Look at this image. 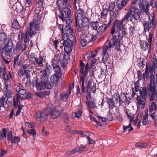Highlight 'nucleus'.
I'll return each mask as SVG.
<instances>
[{"mask_svg": "<svg viewBox=\"0 0 157 157\" xmlns=\"http://www.w3.org/2000/svg\"><path fill=\"white\" fill-rule=\"evenodd\" d=\"M76 28V29L78 32H81L83 30V28H85L81 23L80 21H75Z\"/></svg>", "mask_w": 157, "mask_h": 157, "instance_id": "a19ab883", "label": "nucleus"}, {"mask_svg": "<svg viewBox=\"0 0 157 157\" xmlns=\"http://www.w3.org/2000/svg\"><path fill=\"white\" fill-rule=\"evenodd\" d=\"M71 25H65L64 27L65 33L63 34L62 37V40H61L62 42H67L68 40H71V38H74V39L75 40V37L73 36V32L72 29L71 28Z\"/></svg>", "mask_w": 157, "mask_h": 157, "instance_id": "39448f33", "label": "nucleus"}, {"mask_svg": "<svg viewBox=\"0 0 157 157\" xmlns=\"http://www.w3.org/2000/svg\"><path fill=\"white\" fill-rule=\"evenodd\" d=\"M70 56H69L67 58V56H65V54H64V56L60 62L61 66L63 68H65L67 66L68 63L67 60L70 59Z\"/></svg>", "mask_w": 157, "mask_h": 157, "instance_id": "bb28decb", "label": "nucleus"}, {"mask_svg": "<svg viewBox=\"0 0 157 157\" xmlns=\"http://www.w3.org/2000/svg\"><path fill=\"white\" fill-rule=\"evenodd\" d=\"M0 52L2 53L1 57L4 62L6 64H9L10 62V59H6V58L4 56L3 54V50H0Z\"/></svg>", "mask_w": 157, "mask_h": 157, "instance_id": "5fc2aeb1", "label": "nucleus"}, {"mask_svg": "<svg viewBox=\"0 0 157 157\" xmlns=\"http://www.w3.org/2000/svg\"><path fill=\"white\" fill-rule=\"evenodd\" d=\"M155 69H153L152 67L150 68V82L155 83V76L154 73H155Z\"/></svg>", "mask_w": 157, "mask_h": 157, "instance_id": "7c9ffc66", "label": "nucleus"}, {"mask_svg": "<svg viewBox=\"0 0 157 157\" xmlns=\"http://www.w3.org/2000/svg\"><path fill=\"white\" fill-rule=\"evenodd\" d=\"M89 20L86 17H84L81 20H80L81 23L83 25V26H84V27L85 28H86L89 26Z\"/></svg>", "mask_w": 157, "mask_h": 157, "instance_id": "f704fd0d", "label": "nucleus"}, {"mask_svg": "<svg viewBox=\"0 0 157 157\" xmlns=\"http://www.w3.org/2000/svg\"><path fill=\"white\" fill-rule=\"evenodd\" d=\"M71 86H70L67 91L61 93L60 94L61 99L64 101H67L68 100V97L71 94Z\"/></svg>", "mask_w": 157, "mask_h": 157, "instance_id": "4468645a", "label": "nucleus"}, {"mask_svg": "<svg viewBox=\"0 0 157 157\" xmlns=\"http://www.w3.org/2000/svg\"><path fill=\"white\" fill-rule=\"evenodd\" d=\"M29 25V27L35 29L36 31H38L40 28V21L35 19L32 22L30 23Z\"/></svg>", "mask_w": 157, "mask_h": 157, "instance_id": "aec40b11", "label": "nucleus"}, {"mask_svg": "<svg viewBox=\"0 0 157 157\" xmlns=\"http://www.w3.org/2000/svg\"><path fill=\"white\" fill-rule=\"evenodd\" d=\"M48 85L47 84V82H42L41 81L40 82L37 83L36 84V87L37 89L39 90H41L44 89L46 88L48 89H51L52 88H49L48 87Z\"/></svg>", "mask_w": 157, "mask_h": 157, "instance_id": "b1692460", "label": "nucleus"}, {"mask_svg": "<svg viewBox=\"0 0 157 157\" xmlns=\"http://www.w3.org/2000/svg\"><path fill=\"white\" fill-rule=\"evenodd\" d=\"M62 119L63 122L66 123H68L70 121L69 116L65 113H64L62 115Z\"/></svg>", "mask_w": 157, "mask_h": 157, "instance_id": "8fccbe9b", "label": "nucleus"}, {"mask_svg": "<svg viewBox=\"0 0 157 157\" xmlns=\"http://www.w3.org/2000/svg\"><path fill=\"white\" fill-rule=\"evenodd\" d=\"M88 87L90 89L92 93H95L96 90V85L94 82V80L92 79H90L88 81Z\"/></svg>", "mask_w": 157, "mask_h": 157, "instance_id": "412c9836", "label": "nucleus"}, {"mask_svg": "<svg viewBox=\"0 0 157 157\" xmlns=\"http://www.w3.org/2000/svg\"><path fill=\"white\" fill-rule=\"evenodd\" d=\"M150 4L152 8H157V0H151L150 2Z\"/></svg>", "mask_w": 157, "mask_h": 157, "instance_id": "774afa93", "label": "nucleus"}, {"mask_svg": "<svg viewBox=\"0 0 157 157\" xmlns=\"http://www.w3.org/2000/svg\"><path fill=\"white\" fill-rule=\"evenodd\" d=\"M139 91L140 92V97L144 98H147V90L146 87H141Z\"/></svg>", "mask_w": 157, "mask_h": 157, "instance_id": "393cba45", "label": "nucleus"}, {"mask_svg": "<svg viewBox=\"0 0 157 157\" xmlns=\"http://www.w3.org/2000/svg\"><path fill=\"white\" fill-rule=\"evenodd\" d=\"M50 93V91H45L40 92L36 93V94L40 98H44L46 96L49 95Z\"/></svg>", "mask_w": 157, "mask_h": 157, "instance_id": "72a5a7b5", "label": "nucleus"}, {"mask_svg": "<svg viewBox=\"0 0 157 157\" xmlns=\"http://www.w3.org/2000/svg\"><path fill=\"white\" fill-rule=\"evenodd\" d=\"M41 80L42 82H47V84L48 85V87L49 88H52V84L48 81V76H41Z\"/></svg>", "mask_w": 157, "mask_h": 157, "instance_id": "ea45409f", "label": "nucleus"}, {"mask_svg": "<svg viewBox=\"0 0 157 157\" xmlns=\"http://www.w3.org/2000/svg\"><path fill=\"white\" fill-rule=\"evenodd\" d=\"M148 115L147 113H145L142 120V125L145 126L147 124L148 120Z\"/></svg>", "mask_w": 157, "mask_h": 157, "instance_id": "3c124183", "label": "nucleus"}, {"mask_svg": "<svg viewBox=\"0 0 157 157\" xmlns=\"http://www.w3.org/2000/svg\"><path fill=\"white\" fill-rule=\"evenodd\" d=\"M106 99H107L106 102L109 106V108L113 109L116 106V104L112 98H106Z\"/></svg>", "mask_w": 157, "mask_h": 157, "instance_id": "473e14b6", "label": "nucleus"}, {"mask_svg": "<svg viewBox=\"0 0 157 157\" xmlns=\"http://www.w3.org/2000/svg\"><path fill=\"white\" fill-rule=\"evenodd\" d=\"M130 11L132 12V17L136 20H139L141 15V11L138 8L129 9Z\"/></svg>", "mask_w": 157, "mask_h": 157, "instance_id": "ddd939ff", "label": "nucleus"}, {"mask_svg": "<svg viewBox=\"0 0 157 157\" xmlns=\"http://www.w3.org/2000/svg\"><path fill=\"white\" fill-rule=\"evenodd\" d=\"M73 38V37L71 38V40H68L67 42H62V41H60L61 44L64 47V49L65 52L64 54H65V56H67V58L69 56H70V53L72 51V48L75 40Z\"/></svg>", "mask_w": 157, "mask_h": 157, "instance_id": "0eeeda50", "label": "nucleus"}, {"mask_svg": "<svg viewBox=\"0 0 157 157\" xmlns=\"http://www.w3.org/2000/svg\"><path fill=\"white\" fill-rule=\"evenodd\" d=\"M115 3L114 2L109 3V6L108 10L109 11L111 12L112 11L115 9Z\"/></svg>", "mask_w": 157, "mask_h": 157, "instance_id": "052dcab7", "label": "nucleus"}, {"mask_svg": "<svg viewBox=\"0 0 157 157\" xmlns=\"http://www.w3.org/2000/svg\"><path fill=\"white\" fill-rule=\"evenodd\" d=\"M127 117L130 120V123L132 122L133 121V119L135 117V115L129 111L128 109L126 110V111Z\"/></svg>", "mask_w": 157, "mask_h": 157, "instance_id": "58836bf2", "label": "nucleus"}, {"mask_svg": "<svg viewBox=\"0 0 157 157\" xmlns=\"http://www.w3.org/2000/svg\"><path fill=\"white\" fill-rule=\"evenodd\" d=\"M57 4L60 10L59 14V18L62 20L65 25H71V7L70 5L67 4V6H65L60 0L57 1Z\"/></svg>", "mask_w": 157, "mask_h": 157, "instance_id": "f257e3e1", "label": "nucleus"}, {"mask_svg": "<svg viewBox=\"0 0 157 157\" xmlns=\"http://www.w3.org/2000/svg\"><path fill=\"white\" fill-rule=\"evenodd\" d=\"M10 141L12 143L16 144L20 141V138L19 136H14L12 137Z\"/></svg>", "mask_w": 157, "mask_h": 157, "instance_id": "bf43d9fd", "label": "nucleus"}, {"mask_svg": "<svg viewBox=\"0 0 157 157\" xmlns=\"http://www.w3.org/2000/svg\"><path fill=\"white\" fill-rule=\"evenodd\" d=\"M13 47V44L12 40H8L3 49L5 51V55L6 56H10Z\"/></svg>", "mask_w": 157, "mask_h": 157, "instance_id": "1a4fd4ad", "label": "nucleus"}, {"mask_svg": "<svg viewBox=\"0 0 157 157\" xmlns=\"http://www.w3.org/2000/svg\"><path fill=\"white\" fill-rule=\"evenodd\" d=\"M156 88V85L154 82H150L149 86L148 88V90L150 91H155Z\"/></svg>", "mask_w": 157, "mask_h": 157, "instance_id": "680f3d73", "label": "nucleus"}, {"mask_svg": "<svg viewBox=\"0 0 157 157\" xmlns=\"http://www.w3.org/2000/svg\"><path fill=\"white\" fill-rule=\"evenodd\" d=\"M7 131L6 128H3L2 130V132L0 134V138L1 139H3L6 137V133Z\"/></svg>", "mask_w": 157, "mask_h": 157, "instance_id": "4d7b16f0", "label": "nucleus"}, {"mask_svg": "<svg viewBox=\"0 0 157 157\" xmlns=\"http://www.w3.org/2000/svg\"><path fill=\"white\" fill-rule=\"evenodd\" d=\"M140 47L142 50H147L148 52L151 51V44L146 40H142L140 41Z\"/></svg>", "mask_w": 157, "mask_h": 157, "instance_id": "9d476101", "label": "nucleus"}, {"mask_svg": "<svg viewBox=\"0 0 157 157\" xmlns=\"http://www.w3.org/2000/svg\"><path fill=\"white\" fill-rule=\"evenodd\" d=\"M25 33H27L28 35H29L30 37L34 36L36 34V31L33 30V28L30 27L28 29Z\"/></svg>", "mask_w": 157, "mask_h": 157, "instance_id": "c03bdc74", "label": "nucleus"}, {"mask_svg": "<svg viewBox=\"0 0 157 157\" xmlns=\"http://www.w3.org/2000/svg\"><path fill=\"white\" fill-rule=\"evenodd\" d=\"M144 32L145 33L144 35L146 36L147 41L152 44V39L154 35V32L151 30L145 31L144 30Z\"/></svg>", "mask_w": 157, "mask_h": 157, "instance_id": "2eb2a0df", "label": "nucleus"}, {"mask_svg": "<svg viewBox=\"0 0 157 157\" xmlns=\"http://www.w3.org/2000/svg\"><path fill=\"white\" fill-rule=\"evenodd\" d=\"M132 12L130 11L129 10L128 12L126 13V14L124 16L121 20L124 22L127 23L129 21H132Z\"/></svg>", "mask_w": 157, "mask_h": 157, "instance_id": "dca6fc26", "label": "nucleus"}, {"mask_svg": "<svg viewBox=\"0 0 157 157\" xmlns=\"http://www.w3.org/2000/svg\"><path fill=\"white\" fill-rule=\"evenodd\" d=\"M150 92H151V93L150 96V101H152L155 99V96L157 98V94L156 93L155 91Z\"/></svg>", "mask_w": 157, "mask_h": 157, "instance_id": "13d9d810", "label": "nucleus"}, {"mask_svg": "<svg viewBox=\"0 0 157 157\" xmlns=\"http://www.w3.org/2000/svg\"><path fill=\"white\" fill-rule=\"evenodd\" d=\"M8 75L3 76V79L4 84H11V80L13 81V79L11 72H9Z\"/></svg>", "mask_w": 157, "mask_h": 157, "instance_id": "6ab92c4d", "label": "nucleus"}, {"mask_svg": "<svg viewBox=\"0 0 157 157\" xmlns=\"http://www.w3.org/2000/svg\"><path fill=\"white\" fill-rule=\"evenodd\" d=\"M27 132L30 134H32L33 137H35L36 135V130L34 129H28Z\"/></svg>", "mask_w": 157, "mask_h": 157, "instance_id": "0e129e2a", "label": "nucleus"}, {"mask_svg": "<svg viewBox=\"0 0 157 157\" xmlns=\"http://www.w3.org/2000/svg\"><path fill=\"white\" fill-rule=\"evenodd\" d=\"M153 60H151L149 64L150 68H153V69H157V57L155 55H153Z\"/></svg>", "mask_w": 157, "mask_h": 157, "instance_id": "4be33fe9", "label": "nucleus"}, {"mask_svg": "<svg viewBox=\"0 0 157 157\" xmlns=\"http://www.w3.org/2000/svg\"><path fill=\"white\" fill-rule=\"evenodd\" d=\"M124 23L121 20H119L117 19H116L113 23V26L110 33L111 34H113L115 32V28H116V33L119 37V40H122L124 35H125V31L123 29Z\"/></svg>", "mask_w": 157, "mask_h": 157, "instance_id": "7ed1b4c3", "label": "nucleus"}, {"mask_svg": "<svg viewBox=\"0 0 157 157\" xmlns=\"http://www.w3.org/2000/svg\"><path fill=\"white\" fill-rule=\"evenodd\" d=\"M90 27L94 30H96L99 26V23L98 21H92L90 24Z\"/></svg>", "mask_w": 157, "mask_h": 157, "instance_id": "a18cd8bd", "label": "nucleus"}, {"mask_svg": "<svg viewBox=\"0 0 157 157\" xmlns=\"http://www.w3.org/2000/svg\"><path fill=\"white\" fill-rule=\"evenodd\" d=\"M52 104L50 103L44 108L46 115H49L51 118L56 119L58 118L61 115V112L64 111L63 108L59 106L55 107L52 109Z\"/></svg>", "mask_w": 157, "mask_h": 157, "instance_id": "20e7f679", "label": "nucleus"}, {"mask_svg": "<svg viewBox=\"0 0 157 157\" xmlns=\"http://www.w3.org/2000/svg\"><path fill=\"white\" fill-rule=\"evenodd\" d=\"M61 58V54H58L55 55L53 59L52 62V64H53V63L54 64H59V62Z\"/></svg>", "mask_w": 157, "mask_h": 157, "instance_id": "c85d7f7f", "label": "nucleus"}, {"mask_svg": "<svg viewBox=\"0 0 157 157\" xmlns=\"http://www.w3.org/2000/svg\"><path fill=\"white\" fill-rule=\"evenodd\" d=\"M85 144H81L79 147L75 148L77 152L81 153L87 150Z\"/></svg>", "mask_w": 157, "mask_h": 157, "instance_id": "4c0bfd02", "label": "nucleus"}, {"mask_svg": "<svg viewBox=\"0 0 157 157\" xmlns=\"http://www.w3.org/2000/svg\"><path fill=\"white\" fill-rule=\"evenodd\" d=\"M28 57L29 61L33 64L36 65V62L35 61V59L36 58V55L34 53H30L28 55Z\"/></svg>", "mask_w": 157, "mask_h": 157, "instance_id": "cd10ccee", "label": "nucleus"}, {"mask_svg": "<svg viewBox=\"0 0 157 157\" xmlns=\"http://www.w3.org/2000/svg\"><path fill=\"white\" fill-rule=\"evenodd\" d=\"M5 97L7 98V99L6 101L7 104L10 105L12 103V100H10L9 99L11 98L13 95V93L10 90L5 91Z\"/></svg>", "mask_w": 157, "mask_h": 157, "instance_id": "a211bd4d", "label": "nucleus"}, {"mask_svg": "<svg viewBox=\"0 0 157 157\" xmlns=\"http://www.w3.org/2000/svg\"><path fill=\"white\" fill-rule=\"evenodd\" d=\"M109 58V55L108 52H103L102 60L104 62L107 61Z\"/></svg>", "mask_w": 157, "mask_h": 157, "instance_id": "69168bd1", "label": "nucleus"}, {"mask_svg": "<svg viewBox=\"0 0 157 157\" xmlns=\"http://www.w3.org/2000/svg\"><path fill=\"white\" fill-rule=\"evenodd\" d=\"M107 28L106 26L103 24L99 26L98 29L96 30L97 35L99 36L101 35L106 30Z\"/></svg>", "mask_w": 157, "mask_h": 157, "instance_id": "a878e982", "label": "nucleus"}, {"mask_svg": "<svg viewBox=\"0 0 157 157\" xmlns=\"http://www.w3.org/2000/svg\"><path fill=\"white\" fill-rule=\"evenodd\" d=\"M19 55H17L14 58L13 61V69H15L16 68L17 62L19 59Z\"/></svg>", "mask_w": 157, "mask_h": 157, "instance_id": "e2e57ef3", "label": "nucleus"}, {"mask_svg": "<svg viewBox=\"0 0 157 157\" xmlns=\"http://www.w3.org/2000/svg\"><path fill=\"white\" fill-rule=\"evenodd\" d=\"M36 6L37 7L40 8L42 10L44 9V0H36Z\"/></svg>", "mask_w": 157, "mask_h": 157, "instance_id": "37998d69", "label": "nucleus"}, {"mask_svg": "<svg viewBox=\"0 0 157 157\" xmlns=\"http://www.w3.org/2000/svg\"><path fill=\"white\" fill-rule=\"evenodd\" d=\"M23 98V97L20 96L18 94H16L15 97H13V105L14 108H16L18 106L19 103L20 101L19 100H22Z\"/></svg>", "mask_w": 157, "mask_h": 157, "instance_id": "5701e85b", "label": "nucleus"}, {"mask_svg": "<svg viewBox=\"0 0 157 157\" xmlns=\"http://www.w3.org/2000/svg\"><path fill=\"white\" fill-rule=\"evenodd\" d=\"M108 11V9L103 8L101 12V18L105 19L107 16Z\"/></svg>", "mask_w": 157, "mask_h": 157, "instance_id": "09e8293b", "label": "nucleus"}, {"mask_svg": "<svg viewBox=\"0 0 157 157\" xmlns=\"http://www.w3.org/2000/svg\"><path fill=\"white\" fill-rule=\"evenodd\" d=\"M121 97H123L125 99L124 100H121V98H120L119 100L120 103L121 104L123 103H125L127 104L128 105L130 102L129 100L127 99V97L125 94L121 95Z\"/></svg>", "mask_w": 157, "mask_h": 157, "instance_id": "603ef678", "label": "nucleus"}, {"mask_svg": "<svg viewBox=\"0 0 157 157\" xmlns=\"http://www.w3.org/2000/svg\"><path fill=\"white\" fill-rule=\"evenodd\" d=\"M156 20L155 14L152 13L149 16L148 21H145L143 24L144 30L145 31L150 30L153 26L156 25Z\"/></svg>", "mask_w": 157, "mask_h": 157, "instance_id": "423d86ee", "label": "nucleus"}, {"mask_svg": "<svg viewBox=\"0 0 157 157\" xmlns=\"http://www.w3.org/2000/svg\"><path fill=\"white\" fill-rule=\"evenodd\" d=\"M76 152H77V151L76 148L75 147L74 149L73 150H72L71 151H67L65 154L69 156L71 155L72 154H75Z\"/></svg>", "mask_w": 157, "mask_h": 157, "instance_id": "338daca9", "label": "nucleus"}, {"mask_svg": "<svg viewBox=\"0 0 157 157\" xmlns=\"http://www.w3.org/2000/svg\"><path fill=\"white\" fill-rule=\"evenodd\" d=\"M146 98H144L139 95H137L136 101L138 105L142 109L145 107Z\"/></svg>", "mask_w": 157, "mask_h": 157, "instance_id": "f3484780", "label": "nucleus"}, {"mask_svg": "<svg viewBox=\"0 0 157 157\" xmlns=\"http://www.w3.org/2000/svg\"><path fill=\"white\" fill-rule=\"evenodd\" d=\"M12 26L14 29H19L21 28L18 21L17 19H14L12 24Z\"/></svg>", "mask_w": 157, "mask_h": 157, "instance_id": "de8ad7c7", "label": "nucleus"}, {"mask_svg": "<svg viewBox=\"0 0 157 157\" xmlns=\"http://www.w3.org/2000/svg\"><path fill=\"white\" fill-rule=\"evenodd\" d=\"M80 72L82 74L80 78V82L81 83V88L82 92V93H87L88 95L86 96L87 99L90 98V92L89 90L88 87V84L87 85L85 86V79L86 76L87 75L89 70L91 67H90V64L87 63L85 65L82 61L81 60L80 61Z\"/></svg>", "mask_w": 157, "mask_h": 157, "instance_id": "f03ea898", "label": "nucleus"}, {"mask_svg": "<svg viewBox=\"0 0 157 157\" xmlns=\"http://www.w3.org/2000/svg\"><path fill=\"white\" fill-rule=\"evenodd\" d=\"M113 101H114V102L116 104H118L119 103V100L120 98H121L119 95L117 94H114L112 96V98Z\"/></svg>", "mask_w": 157, "mask_h": 157, "instance_id": "49530a36", "label": "nucleus"}, {"mask_svg": "<svg viewBox=\"0 0 157 157\" xmlns=\"http://www.w3.org/2000/svg\"><path fill=\"white\" fill-rule=\"evenodd\" d=\"M150 71V66L149 64L147 63L146 65V68L145 72L143 74V78L144 80L145 78H147L149 77V71Z\"/></svg>", "mask_w": 157, "mask_h": 157, "instance_id": "c756f323", "label": "nucleus"}, {"mask_svg": "<svg viewBox=\"0 0 157 157\" xmlns=\"http://www.w3.org/2000/svg\"><path fill=\"white\" fill-rule=\"evenodd\" d=\"M0 73L2 74L3 77L7 75L6 73V67L5 65L2 64L0 66Z\"/></svg>", "mask_w": 157, "mask_h": 157, "instance_id": "864d4df0", "label": "nucleus"}, {"mask_svg": "<svg viewBox=\"0 0 157 157\" xmlns=\"http://www.w3.org/2000/svg\"><path fill=\"white\" fill-rule=\"evenodd\" d=\"M156 109V106L155 103L152 102L151 105L149 106V112H152L153 111H155Z\"/></svg>", "mask_w": 157, "mask_h": 157, "instance_id": "6e6d98bb", "label": "nucleus"}, {"mask_svg": "<svg viewBox=\"0 0 157 157\" xmlns=\"http://www.w3.org/2000/svg\"><path fill=\"white\" fill-rule=\"evenodd\" d=\"M128 0H123L120 3L117 4L118 8L120 10H121L124 8L126 6Z\"/></svg>", "mask_w": 157, "mask_h": 157, "instance_id": "c9c22d12", "label": "nucleus"}, {"mask_svg": "<svg viewBox=\"0 0 157 157\" xmlns=\"http://www.w3.org/2000/svg\"><path fill=\"white\" fill-rule=\"evenodd\" d=\"M59 64H56L54 63L51 64L53 70L55 72L54 74L58 76V77H61L62 75L63 71L59 65Z\"/></svg>", "mask_w": 157, "mask_h": 157, "instance_id": "9b49d317", "label": "nucleus"}, {"mask_svg": "<svg viewBox=\"0 0 157 157\" xmlns=\"http://www.w3.org/2000/svg\"><path fill=\"white\" fill-rule=\"evenodd\" d=\"M44 111V109L42 113L40 111L36 113L35 117L37 121L43 122L45 120L47 116L46 115L45 112Z\"/></svg>", "mask_w": 157, "mask_h": 157, "instance_id": "f8f14e48", "label": "nucleus"}, {"mask_svg": "<svg viewBox=\"0 0 157 157\" xmlns=\"http://www.w3.org/2000/svg\"><path fill=\"white\" fill-rule=\"evenodd\" d=\"M61 77H58L56 75L53 74L50 78L51 82L53 84H56L58 82L59 79Z\"/></svg>", "mask_w": 157, "mask_h": 157, "instance_id": "79ce46f5", "label": "nucleus"}, {"mask_svg": "<svg viewBox=\"0 0 157 157\" xmlns=\"http://www.w3.org/2000/svg\"><path fill=\"white\" fill-rule=\"evenodd\" d=\"M44 57L40 55L38 57H37L35 59V61L36 63L40 67H42L43 65V62L44 61Z\"/></svg>", "mask_w": 157, "mask_h": 157, "instance_id": "2f4dec72", "label": "nucleus"}, {"mask_svg": "<svg viewBox=\"0 0 157 157\" xmlns=\"http://www.w3.org/2000/svg\"><path fill=\"white\" fill-rule=\"evenodd\" d=\"M8 39L7 34L4 32L0 33V41L2 43L5 42Z\"/></svg>", "mask_w": 157, "mask_h": 157, "instance_id": "e433bc0d", "label": "nucleus"}, {"mask_svg": "<svg viewBox=\"0 0 157 157\" xmlns=\"http://www.w3.org/2000/svg\"><path fill=\"white\" fill-rule=\"evenodd\" d=\"M113 41L112 43L110 41L109 42L110 44V47H114L115 46L116 49L117 51L120 50V46L121 41L122 40H119V37L116 35H113L112 37Z\"/></svg>", "mask_w": 157, "mask_h": 157, "instance_id": "6e6552de", "label": "nucleus"}]
</instances>
